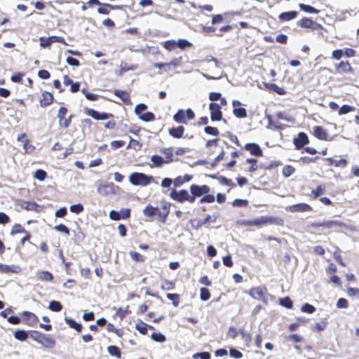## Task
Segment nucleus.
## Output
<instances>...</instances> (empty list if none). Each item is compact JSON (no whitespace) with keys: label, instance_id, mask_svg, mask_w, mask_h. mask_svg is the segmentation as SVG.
I'll return each instance as SVG.
<instances>
[{"label":"nucleus","instance_id":"obj_14","mask_svg":"<svg viewBox=\"0 0 359 359\" xmlns=\"http://www.w3.org/2000/svg\"><path fill=\"white\" fill-rule=\"evenodd\" d=\"M313 133L317 138L323 140H327L328 134L327 131L321 126L313 127Z\"/></svg>","mask_w":359,"mask_h":359},{"label":"nucleus","instance_id":"obj_35","mask_svg":"<svg viewBox=\"0 0 359 359\" xmlns=\"http://www.w3.org/2000/svg\"><path fill=\"white\" fill-rule=\"evenodd\" d=\"M233 113L238 118H245L247 116V111L245 108H235Z\"/></svg>","mask_w":359,"mask_h":359},{"label":"nucleus","instance_id":"obj_36","mask_svg":"<svg viewBox=\"0 0 359 359\" xmlns=\"http://www.w3.org/2000/svg\"><path fill=\"white\" fill-rule=\"evenodd\" d=\"M142 121L148 122L154 120L155 116L152 112H146L139 116Z\"/></svg>","mask_w":359,"mask_h":359},{"label":"nucleus","instance_id":"obj_29","mask_svg":"<svg viewBox=\"0 0 359 359\" xmlns=\"http://www.w3.org/2000/svg\"><path fill=\"white\" fill-rule=\"evenodd\" d=\"M14 337L19 341H25L28 337V334L25 330H18L15 332Z\"/></svg>","mask_w":359,"mask_h":359},{"label":"nucleus","instance_id":"obj_3","mask_svg":"<svg viewBox=\"0 0 359 359\" xmlns=\"http://www.w3.org/2000/svg\"><path fill=\"white\" fill-rule=\"evenodd\" d=\"M248 293L252 298L265 302V294H266L265 287L259 286L252 287L249 290Z\"/></svg>","mask_w":359,"mask_h":359},{"label":"nucleus","instance_id":"obj_22","mask_svg":"<svg viewBox=\"0 0 359 359\" xmlns=\"http://www.w3.org/2000/svg\"><path fill=\"white\" fill-rule=\"evenodd\" d=\"M184 128L183 126H179L177 128H172L169 130V133L174 137L180 138L182 137Z\"/></svg>","mask_w":359,"mask_h":359},{"label":"nucleus","instance_id":"obj_30","mask_svg":"<svg viewBox=\"0 0 359 359\" xmlns=\"http://www.w3.org/2000/svg\"><path fill=\"white\" fill-rule=\"evenodd\" d=\"M48 308L53 311H60L62 310V306L60 302L53 300L50 302Z\"/></svg>","mask_w":359,"mask_h":359},{"label":"nucleus","instance_id":"obj_47","mask_svg":"<svg viewBox=\"0 0 359 359\" xmlns=\"http://www.w3.org/2000/svg\"><path fill=\"white\" fill-rule=\"evenodd\" d=\"M280 304L287 309H290L292 307V302L289 297L280 299Z\"/></svg>","mask_w":359,"mask_h":359},{"label":"nucleus","instance_id":"obj_42","mask_svg":"<svg viewBox=\"0 0 359 359\" xmlns=\"http://www.w3.org/2000/svg\"><path fill=\"white\" fill-rule=\"evenodd\" d=\"M200 292H201L200 297H201V300L207 301L208 299H210V293L207 288L202 287V288H201Z\"/></svg>","mask_w":359,"mask_h":359},{"label":"nucleus","instance_id":"obj_31","mask_svg":"<svg viewBox=\"0 0 359 359\" xmlns=\"http://www.w3.org/2000/svg\"><path fill=\"white\" fill-rule=\"evenodd\" d=\"M299 8L302 11H304L306 13H319V10H318L309 5L300 4Z\"/></svg>","mask_w":359,"mask_h":359},{"label":"nucleus","instance_id":"obj_1","mask_svg":"<svg viewBox=\"0 0 359 359\" xmlns=\"http://www.w3.org/2000/svg\"><path fill=\"white\" fill-rule=\"evenodd\" d=\"M239 224L243 226H256L261 228L269 224L282 225L283 219L271 216H262L252 219H243Z\"/></svg>","mask_w":359,"mask_h":359},{"label":"nucleus","instance_id":"obj_54","mask_svg":"<svg viewBox=\"0 0 359 359\" xmlns=\"http://www.w3.org/2000/svg\"><path fill=\"white\" fill-rule=\"evenodd\" d=\"M34 177L40 181H43L46 177V172L43 170H37L34 173Z\"/></svg>","mask_w":359,"mask_h":359},{"label":"nucleus","instance_id":"obj_46","mask_svg":"<svg viewBox=\"0 0 359 359\" xmlns=\"http://www.w3.org/2000/svg\"><path fill=\"white\" fill-rule=\"evenodd\" d=\"M161 287L163 290H172L174 289V283L168 280H163Z\"/></svg>","mask_w":359,"mask_h":359},{"label":"nucleus","instance_id":"obj_32","mask_svg":"<svg viewBox=\"0 0 359 359\" xmlns=\"http://www.w3.org/2000/svg\"><path fill=\"white\" fill-rule=\"evenodd\" d=\"M327 161H330V165H334L337 167L339 166H345L347 164V161L344 158H341L339 160L332 159L331 158H327Z\"/></svg>","mask_w":359,"mask_h":359},{"label":"nucleus","instance_id":"obj_6","mask_svg":"<svg viewBox=\"0 0 359 359\" xmlns=\"http://www.w3.org/2000/svg\"><path fill=\"white\" fill-rule=\"evenodd\" d=\"M221 107L218 104L212 102L210 104V117L212 121H220L222 118V114L220 109Z\"/></svg>","mask_w":359,"mask_h":359},{"label":"nucleus","instance_id":"obj_53","mask_svg":"<svg viewBox=\"0 0 359 359\" xmlns=\"http://www.w3.org/2000/svg\"><path fill=\"white\" fill-rule=\"evenodd\" d=\"M147 107L143 103L138 104L135 108V113L139 116L142 115V112L147 109Z\"/></svg>","mask_w":359,"mask_h":359},{"label":"nucleus","instance_id":"obj_51","mask_svg":"<svg viewBox=\"0 0 359 359\" xmlns=\"http://www.w3.org/2000/svg\"><path fill=\"white\" fill-rule=\"evenodd\" d=\"M167 298L172 301V304L175 306L179 305V295L177 294H167Z\"/></svg>","mask_w":359,"mask_h":359},{"label":"nucleus","instance_id":"obj_61","mask_svg":"<svg viewBox=\"0 0 359 359\" xmlns=\"http://www.w3.org/2000/svg\"><path fill=\"white\" fill-rule=\"evenodd\" d=\"M23 231H25L24 228L20 224H16L13 226L11 233L13 235Z\"/></svg>","mask_w":359,"mask_h":359},{"label":"nucleus","instance_id":"obj_9","mask_svg":"<svg viewBox=\"0 0 359 359\" xmlns=\"http://www.w3.org/2000/svg\"><path fill=\"white\" fill-rule=\"evenodd\" d=\"M187 194H188V191L186 190H184V189L181 190L180 191H177L176 190H172L170 193V196L173 200L180 202V203H182L187 200Z\"/></svg>","mask_w":359,"mask_h":359},{"label":"nucleus","instance_id":"obj_2","mask_svg":"<svg viewBox=\"0 0 359 359\" xmlns=\"http://www.w3.org/2000/svg\"><path fill=\"white\" fill-rule=\"evenodd\" d=\"M154 181V177L142 172H133L129 177V182L135 186H147Z\"/></svg>","mask_w":359,"mask_h":359},{"label":"nucleus","instance_id":"obj_59","mask_svg":"<svg viewBox=\"0 0 359 359\" xmlns=\"http://www.w3.org/2000/svg\"><path fill=\"white\" fill-rule=\"evenodd\" d=\"M348 306V301L346 299L340 298L337 302V308L346 309Z\"/></svg>","mask_w":359,"mask_h":359},{"label":"nucleus","instance_id":"obj_33","mask_svg":"<svg viewBox=\"0 0 359 359\" xmlns=\"http://www.w3.org/2000/svg\"><path fill=\"white\" fill-rule=\"evenodd\" d=\"M212 177L215 178V179H217L222 184H226V185L231 186V187H234L235 186V184L233 182V181L231 180L228 179V178H226L225 177H223V176H220V177L212 176Z\"/></svg>","mask_w":359,"mask_h":359},{"label":"nucleus","instance_id":"obj_23","mask_svg":"<svg viewBox=\"0 0 359 359\" xmlns=\"http://www.w3.org/2000/svg\"><path fill=\"white\" fill-rule=\"evenodd\" d=\"M23 316L26 318V320L28 322L29 325H34L36 323V322L38 321L37 316L33 313L25 311L23 313Z\"/></svg>","mask_w":359,"mask_h":359},{"label":"nucleus","instance_id":"obj_52","mask_svg":"<svg viewBox=\"0 0 359 359\" xmlns=\"http://www.w3.org/2000/svg\"><path fill=\"white\" fill-rule=\"evenodd\" d=\"M22 207L27 210H36L38 205L34 202H25Z\"/></svg>","mask_w":359,"mask_h":359},{"label":"nucleus","instance_id":"obj_21","mask_svg":"<svg viewBox=\"0 0 359 359\" xmlns=\"http://www.w3.org/2000/svg\"><path fill=\"white\" fill-rule=\"evenodd\" d=\"M341 226V223L337 220H328L323 222V227L326 229H337Z\"/></svg>","mask_w":359,"mask_h":359},{"label":"nucleus","instance_id":"obj_57","mask_svg":"<svg viewBox=\"0 0 359 359\" xmlns=\"http://www.w3.org/2000/svg\"><path fill=\"white\" fill-rule=\"evenodd\" d=\"M52 43L51 39L50 37L44 38L41 37L40 38V46L43 48H47Z\"/></svg>","mask_w":359,"mask_h":359},{"label":"nucleus","instance_id":"obj_49","mask_svg":"<svg viewBox=\"0 0 359 359\" xmlns=\"http://www.w3.org/2000/svg\"><path fill=\"white\" fill-rule=\"evenodd\" d=\"M176 46L182 49H184L186 47L191 46L192 44L186 39H179L178 41L176 42Z\"/></svg>","mask_w":359,"mask_h":359},{"label":"nucleus","instance_id":"obj_50","mask_svg":"<svg viewBox=\"0 0 359 359\" xmlns=\"http://www.w3.org/2000/svg\"><path fill=\"white\" fill-rule=\"evenodd\" d=\"M205 132L208 135L217 136L219 135V130L217 128L212 126H206L204 129Z\"/></svg>","mask_w":359,"mask_h":359},{"label":"nucleus","instance_id":"obj_28","mask_svg":"<svg viewBox=\"0 0 359 359\" xmlns=\"http://www.w3.org/2000/svg\"><path fill=\"white\" fill-rule=\"evenodd\" d=\"M151 161L154 163L155 166H161L163 163H166V161L163 159V158L158 155H153L151 157Z\"/></svg>","mask_w":359,"mask_h":359},{"label":"nucleus","instance_id":"obj_18","mask_svg":"<svg viewBox=\"0 0 359 359\" xmlns=\"http://www.w3.org/2000/svg\"><path fill=\"white\" fill-rule=\"evenodd\" d=\"M337 71L339 74H346L351 72L352 71V68L348 62L342 61L338 65Z\"/></svg>","mask_w":359,"mask_h":359},{"label":"nucleus","instance_id":"obj_24","mask_svg":"<svg viewBox=\"0 0 359 359\" xmlns=\"http://www.w3.org/2000/svg\"><path fill=\"white\" fill-rule=\"evenodd\" d=\"M65 320L71 328H74L76 331L81 332L82 325L80 323H76L74 320L70 318H65Z\"/></svg>","mask_w":359,"mask_h":359},{"label":"nucleus","instance_id":"obj_48","mask_svg":"<svg viewBox=\"0 0 359 359\" xmlns=\"http://www.w3.org/2000/svg\"><path fill=\"white\" fill-rule=\"evenodd\" d=\"M301 310L305 313H312L316 311V308L313 305L306 303L302 306Z\"/></svg>","mask_w":359,"mask_h":359},{"label":"nucleus","instance_id":"obj_55","mask_svg":"<svg viewBox=\"0 0 359 359\" xmlns=\"http://www.w3.org/2000/svg\"><path fill=\"white\" fill-rule=\"evenodd\" d=\"M54 229L59 231V232H62V233H64L66 235H69V229L64 224H60L59 225H57L54 227Z\"/></svg>","mask_w":359,"mask_h":359},{"label":"nucleus","instance_id":"obj_58","mask_svg":"<svg viewBox=\"0 0 359 359\" xmlns=\"http://www.w3.org/2000/svg\"><path fill=\"white\" fill-rule=\"evenodd\" d=\"M109 217L111 219L115 221H118L121 219V214L114 210L109 212Z\"/></svg>","mask_w":359,"mask_h":359},{"label":"nucleus","instance_id":"obj_26","mask_svg":"<svg viewBox=\"0 0 359 359\" xmlns=\"http://www.w3.org/2000/svg\"><path fill=\"white\" fill-rule=\"evenodd\" d=\"M158 208L147 205L143 210V214L147 217H152L157 214Z\"/></svg>","mask_w":359,"mask_h":359},{"label":"nucleus","instance_id":"obj_19","mask_svg":"<svg viewBox=\"0 0 359 359\" xmlns=\"http://www.w3.org/2000/svg\"><path fill=\"white\" fill-rule=\"evenodd\" d=\"M298 13L297 11L283 12L279 15V20L281 21H288L297 18Z\"/></svg>","mask_w":359,"mask_h":359},{"label":"nucleus","instance_id":"obj_7","mask_svg":"<svg viewBox=\"0 0 359 359\" xmlns=\"http://www.w3.org/2000/svg\"><path fill=\"white\" fill-rule=\"evenodd\" d=\"M86 114L95 120H106L111 117H113V115L107 113H100L95 109H88L86 111Z\"/></svg>","mask_w":359,"mask_h":359},{"label":"nucleus","instance_id":"obj_56","mask_svg":"<svg viewBox=\"0 0 359 359\" xmlns=\"http://www.w3.org/2000/svg\"><path fill=\"white\" fill-rule=\"evenodd\" d=\"M193 358L194 359H210V355L208 352L197 353L194 354Z\"/></svg>","mask_w":359,"mask_h":359},{"label":"nucleus","instance_id":"obj_44","mask_svg":"<svg viewBox=\"0 0 359 359\" xmlns=\"http://www.w3.org/2000/svg\"><path fill=\"white\" fill-rule=\"evenodd\" d=\"M69 210L72 212L78 214V213L81 212L83 210V206L81 203L74 204V205H70Z\"/></svg>","mask_w":359,"mask_h":359},{"label":"nucleus","instance_id":"obj_13","mask_svg":"<svg viewBox=\"0 0 359 359\" xmlns=\"http://www.w3.org/2000/svg\"><path fill=\"white\" fill-rule=\"evenodd\" d=\"M288 210L292 212H307L311 210V207L306 203H302L290 205Z\"/></svg>","mask_w":359,"mask_h":359},{"label":"nucleus","instance_id":"obj_16","mask_svg":"<svg viewBox=\"0 0 359 359\" xmlns=\"http://www.w3.org/2000/svg\"><path fill=\"white\" fill-rule=\"evenodd\" d=\"M37 279L41 281L50 282L53 276L52 273L47 271H40L36 273Z\"/></svg>","mask_w":359,"mask_h":359},{"label":"nucleus","instance_id":"obj_27","mask_svg":"<svg viewBox=\"0 0 359 359\" xmlns=\"http://www.w3.org/2000/svg\"><path fill=\"white\" fill-rule=\"evenodd\" d=\"M18 267L0 264V272L3 273H16Z\"/></svg>","mask_w":359,"mask_h":359},{"label":"nucleus","instance_id":"obj_25","mask_svg":"<svg viewBox=\"0 0 359 359\" xmlns=\"http://www.w3.org/2000/svg\"><path fill=\"white\" fill-rule=\"evenodd\" d=\"M173 119L178 123H184L185 121V111L183 109H180L173 116Z\"/></svg>","mask_w":359,"mask_h":359},{"label":"nucleus","instance_id":"obj_41","mask_svg":"<svg viewBox=\"0 0 359 359\" xmlns=\"http://www.w3.org/2000/svg\"><path fill=\"white\" fill-rule=\"evenodd\" d=\"M294 171L295 169L294 167L291 165H287L283 168V175L285 177H288L291 176L294 172Z\"/></svg>","mask_w":359,"mask_h":359},{"label":"nucleus","instance_id":"obj_40","mask_svg":"<svg viewBox=\"0 0 359 359\" xmlns=\"http://www.w3.org/2000/svg\"><path fill=\"white\" fill-rule=\"evenodd\" d=\"M161 151L165 155V158L167 160L166 163H170L172 161V148H165L161 150Z\"/></svg>","mask_w":359,"mask_h":359},{"label":"nucleus","instance_id":"obj_62","mask_svg":"<svg viewBox=\"0 0 359 359\" xmlns=\"http://www.w3.org/2000/svg\"><path fill=\"white\" fill-rule=\"evenodd\" d=\"M215 201V196L211 194H206L204 196L200 201L201 203H212Z\"/></svg>","mask_w":359,"mask_h":359},{"label":"nucleus","instance_id":"obj_60","mask_svg":"<svg viewBox=\"0 0 359 359\" xmlns=\"http://www.w3.org/2000/svg\"><path fill=\"white\" fill-rule=\"evenodd\" d=\"M240 334L243 339H244L247 344H249L251 341V335L243 329L240 330Z\"/></svg>","mask_w":359,"mask_h":359},{"label":"nucleus","instance_id":"obj_64","mask_svg":"<svg viewBox=\"0 0 359 359\" xmlns=\"http://www.w3.org/2000/svg\"><path fill=\"white\" fill-rule=\"evenodd\" d=\"M66 62L69 65L72 66L78 67L80 65L79 61L77 59L72 57H68L66 60Z\"/></svg>","mask_w":359,"mask_h":359},{"label":"nucleus","instance_id":"obj_12","mask_svg":"<svg viewBox=\"0 0 359 359\" xmlns=\"http://www.w3.org/2000/svg\"><path fill=\"white\" fill-rule=\"evenodd\" d=\"M245 149L250 152L251 154L262 156L263 155V152L260 148V147L255 143H248L245 146Z\"/></svg>","mask_w":359,"mask_h":359},{"label":"nucleus","instance_id":"obj_34","mask_svg":"<svg viewBox=\"0 0 359 359\" xmlns=\"http://www.w3.org/2000/svg\"><path fill=\"white\" fill-rule=\"evenodd\" d=\"M354 110H355L354 107L344 104L340 107V109H339L338 114H339V115L341 116V115L346 114L349 112L353 111Z\"/></svg>","mask_w":359,"mask_h":359},{"label":"nucleus","instance_id":"obj_15","mask_svg":"<svg viewBox=\"0 0 359 359\" xmlns=\"http://www.w3.org/2000/svg\"><path fill=\"white\" fill-rule=\"evenodd\" d=\"M180 65V59L175 58L172 60L170 62L168 63H154V67L161 69L162 66H166L168 69H172Z\"/></svg>","mask_w":359,"mask_h":359},{"label":"nucleus","instance_id":"obj_20","mask_svg":"<svg viewBox=\"0 0 359 359\" xmlns=\"http://www.w3.org/2000/svg\"><path fill=\"white\" fill-rule=\"evenodd\" d=\"M204 61L209 64L208 67L206 69L207 71H210L212 68L219 67V62L212 56L207 57Z\"/></svg>","mask_w":359,"mask_h":359},{"label":"nucleus","instance_id":"obj_37","mask_svg":"<svg viewBox=\"0 0 359 359\" xmlns=\"http://www.w3.org/2000/svg\"><path fill=\"white\" fill-rule=\"evenodd\" d=\"M108 352L110 355H114L118 358H121V351L119 348L116 346H109L107 348Z\"/></svg>","mask_w":359,"mask_h":359},{"label":"nucleus","instance_id":"obj_11","mask_svg":"<svg viewBox=\"0 0 359 359\" xmlns=\"http://www.w3.org/2000/svg\"><path fill=\"white\" fill-rule=\"evenodd\" d=\"M308 142V137L304 133H299L298 137L294 139V144L297 149L303 147Z\"/></svg>","mask_w":359,"mask_h":359},{"label":"nucleus","instance_id":"obj_5","mask_svg":"<svg viewBox=\"0 0 359 359\" xmlns=\"http://www.w3.org/2000/svg\"><path fill=\"white\" fill-rule=\"evenodd\" d=\"M116 188L118 189V187H115L113 183H110L109 184H100L97 187V192L102 196H107L110 194H115Z\"/></svg>","mask_w":359,"mask_h":359},{"label":"nucleus","instance_id":"obj_43","mask_svg":"<svg viewBox=\"0 0 359 359\" xmlns=\"http://www.w3.org/2000/svg\"><path fill=\"white\" fill-rule=\"evenodd\" d=\"M266 87L270 90L276 92L279 95H283L285 93V90L282 88L278 87L276 84L274 83L266 84Z\"/></svg>","mask_w":359,"mask_h":359},{"label":"nucleus","instance_id":"obj_8","mask_svg":"<svg viewBox=\"0 0 359 359\" xmlns=\"http://www.w3.org/2000/svg\"><path fill=\"white\" fill-rule=\"evenodd\" d=\"M191 192L193 195L201 196L203 194H206L210 191V188L207 185L198 186L193 184L190 187Z\"/></svg>","mask_w":359,"mask_h":359},{"label":"nucleus","instance_id":"obj_45","mask_svg":"<svg viewBox=\"0 0 359 359\" xmlns=\"http://www.w3.org/2000/svg\"><path fill=\"white\" fill-rule=\"evenodd\" d=\"M151 338L157 342H164L165 341V337L161 333H152Z\"/></svg>","mask_w":359,"mask_h":359},{"label":"nucleus","instance_id":"obj_4","mask_svg":"<svg viewBox=\"0 0 359 359\" xmlns=\"http://www.w3.org/2000/svg\"><path fill=\"white\" fill-rule=\"evenodd\" d=\"M35 340L39 344L48 348H53L55 344L54 339L45 334H39Z\"/></svg>","mask_w":359,"mask_h":359},{"label":"nucleus","instance_id":"obj_17","mask_svg":"<svg viewBox=\"0 0 359 359\" xmlns=\"http://www.w3.org/2000/svg\"><path fill=\"white\" fill-rule=\"evenodd\" d=\"M43 97L40 100V104L41 107H46L50 104L53 100V96L51 93L48 92H45L43 93Z\"/></svg>","mask_w":359,"mask_h":359},{"label":"nucleus","instance_id":"obj_38","mask_svg":"<svg viewBox=\"0 0 359 359\" xmlns=\"http://www.w3.org/2000/svg\"><path fill=\"white\" fill-rule=\"evenodd\" d=\"M129 255H130L131 258L137 262H144V257L137 252L130 251L129 252Z\"/></svg>","mask_w":359,"mask_h":359},{"label":"nucleus","instance_id":"obj_39","mask_svg":"<svg viewBox=\"0 0 359 359\" xmlns=\"http://www.w3.org/2000/svg\"><path fill=\"white\" fill-rule=\"evenodd\" d=\"M114 94L119 97L123 102L129 100V95L127 92L122 90H116Z\"/></svg>","mask_w":359,"mask_h":359},{"label":"nucleus","instance_id":"obj_10","mask_svg":"<svg viewBox=\"0 0 359 359\" xmlns=\"http://www.w3.org/2000/svg\"><path fill=\"white\" fill-rule=\"evenodd\" d=\"M298 25L302 27L310 28L312 29H316L319 27H320L319 24L313 21L311 19L307 18H303L301 20H299L298 22Z\"/></svg>","mask_w":359,"mask_h":359},{"label":"nucleus","instance_id":"obj_63","mask_svg":"<svg viewBox=\"0 0 359 359\" xmlns=\"http://www.w3.org/2000/svg\"><path fill=\"white\" fill-rule=\"evenodd\" d=\"M327 326V322L325 320H323L321 322L316 323L313 327V329H316L317 331L323 330Z\"/></svg>","mask_w":359,"mask_h":359}]
</instances>
